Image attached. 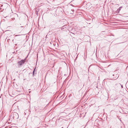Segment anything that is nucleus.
Listing matches in <instances>:
<instances>
[{"instance_id":"1","label":"nucleus","mask_w":128,"mask_h":128,"mask_svg":"<svg viewBox=\"0 0 128 128\" xmlns=\"http://www.w3.org/2000/svg\"><path fill=\"white\" fill-rule=\"evenodd\" d=\"M18 114L16 112L12 113L10 116L9 120L12 121L13 120H16L18 119Z\"/></svg>"},{"instance_id":"2","label":"nucleus","mask_w":128,"mask_h":128,"mask_svg":"<svg viewBox=\"0 0 128 128\" xmlns=\"http://www.w3.org/2000/svg\"><path fill=\"white\" fill-rule=\"evenodd\" d=\"M25 60H21L20 61H18V67L20 66L23 64H24L25 62Z\"/></svg>"},{"instance_id":"3","label":"nucleus","mask_w":128,"mask_h":128,"mask_svg":"<svg viewBox=\"0 0 128 128\" xmlns=\"http://www.w3.org/2000/svg\"><path fill=\"white\" fill-rule=\"evenodd\" d=\"M122 8V6H121L120 7L118 8L116 10V12L118 13H119L120 11L121 8Z\"/></svg>"},{"instance_id":"4","label":"nucleus","mask_w":128,"mask_h":128,"mask_svg":"<svg viewBox=\"0 0 128 128\" xmlns=\"http://www.w3.org/2000/svg\"><path fill=\"white\" fill-rule=\"evenodd\" d=\"M71 11H72V12H70V13L71 14H73V10H71Z\"/></svg>"},{"instance_id":"5","label":"nucleus","mask_w":128,"mask_h":128,"mask_svg":"<svg viewBox=\"0 0 128 128\" xmlns=\"http://www.w3.org/2000/svg\"><path fill=\"white\" fill-rule=\"evenodd\" d=\"M35 69H34V71H33V75L34 74V71H35Z\"/></svg>"},{"instance_id":"6","label":"nucleus","mask_w":128,"mask_h":128,"mask_svg":"<svg viewBox=\"0 0 128 128\" xmlns=\"http://www.w3.org/2000/svg\"><path fill=\"white\" fill-rule=\"evenodd\" d=\"M11 19L12 20H14L15 19V18H12Z\"/></svg>"},{"instance_id":"7","label":"nucleus","mask_w":128,"mask_h":128,"mask_svg":"<svg viewBox=\"0 0 128 128\" xmlns=\"http://www.w3.org/2000/svg\"><path fill=\"white\" fill-rule=\"evenodd\" d=\"M120 84L121 85V87L122 88H123V86H122V85Z\"/></svg>"},{"instance_id":"8","label":"nucleus","mask_w":128,"mask_h":128,"mask_svg":"<svg viewBox=\"0 0 128 128\" xmlns=\"http://www.w3.org/2000/svg\"><path fill=\"white\" fill-rule=\"evenodd\" d=\"M19 35H15V36H19Z\"/></svg>"},{"instance_id":"9","label":"nucleus","mask_w":128,"mask_h":128,"mask_svg":"<svg viewBox=\"0 0 128 128\" xmlns=\"http://www.w3.org/2000/svg\"><path fill=\"white\" fill-rule=\"evenodd\" d=\"M22 27V26H21V27Z\"/></svg>"}]
</instances>
